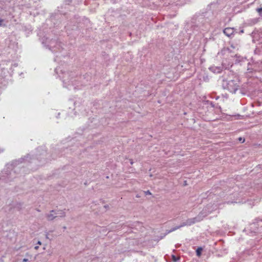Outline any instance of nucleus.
<instances>
[{"mask_svg":"<svg viewBox=\"0 0 262 262\" xmlns=\"http://www.w3.org/2000/svg\"><path fill=\"white\" fill-rule=\"evenodd\" d=\"M3 21V20L0 19V27L2 26V23Z\"/></svg>","mask_w":262,"mask_h":262,"instance_id":"16","label":"nucleus"},{"mask_svg":"<svg viewBox=\"0 0 262 262\" xmlns=\"http://www.w3.org/2000/svg\"><path fill=\"white\" fill-rule=\"evenodd\" d=\"M261 64H262V62H261Z\"/></svg>","mask_w":262,"mask_h":262,"instance_id":"23","label":"nucleus"},{"mask_svg":"<svg viewBox=\"0 0 262 262\" xmlns=\"http://www.w3.org/2000/svg\"><path fill=\"white\" fill-rule=\"evenodd\" d=\"M224 33L227 36L230 37L231 35H232L234 31V29L232 28H225L224 31Z\"/></svg>","mask_w":262,"mask_h":262,"instance_id":"5","label":"nucleus"},{"mask_svg":"<svg viewBox=\"0 0 262 262\" xmlns=\"http://www.w3.org/2000/svg\"><path fill=\"white\" fill-rule=\"evenodd\" d=\"M250 69L249 68H248V70L249 71Z\"/></svg>","mask_w":262,"mask_h":262,"instance_id":"20","label":"nucleus"},{"mask_svg":"<svg viewBox=\"0 0 262 262\" xmlns=\"http://www.w3.org/2000/svg\"><path fill=\"white\" fill-rule=\"evenodd\" d=\"M259 71H262V70H261V69H259Z\"/></svg>","mask_w":262,"mask_h":262,"instance_id":"22","label":"nucleus"},{"mask_svg":"<svg viewBox=\"0 0 262 262\" xmlns=\"http://www.w3.org/2000/svg\"><path fill=\"white\" fill-rule=\"evenodd\" d=\"M202 250V249L201 248H199L197 249L196 251L197 255L200 256L201 255Z\"/></svg>","mask_w":262,"mask_h":262,"instance_id":"11","label":"nucleus"},{"mask_svg":"<svg viewBox=\"0 0 262 262\" xmlns=\"http://www.w3.org/2000/svg\"><path fill=\"white\" fill-rule=\"evenodd\" d=\"M146 194H151L149 190H147V191L145 192Z\"/></svg>","mask_w":262,"mask_h":262,"instance_id":"15","label":"nucleus"},{"mask_svg":"<svg viewBox=\"0 0 262 262\" xmlns=\"http://www.w3.org/2000/svg\"><path fill=\"white\" fill-rule=\"evenodd\" d=\"M57 217H63L66 216L65 212L62 210H58L55 212Z\"/></svg>","mask_w":262,"mask_h":262,"instance_id":"9","label":"nucleus"},{"mask_svg":"<svg viewBox=\"0 0 262 262\" xmlns=\"http://www.w3.org/2000/svg\"><path fill=\"white\" fill-rule=\"evenodd\" d=\"M97 261V259H94V260H93V261H94V262H96V261Z\"/></svg>","mask_w":262,"mask_h":262,"instance_id":"19","label":"nucleus"},{"mask_svg":"<svg viewBox=\"0 0 262 262\" xmlns=\"http://www.w3.org/2000/svg\"><path fill=\"white\" fill-rule=\"evenodd\" d=\"M38 248H39V247H38V246H35V247H34V249H35V250H37V249H38Z\"/></svg>","mask_w":262,"mask_h":262,"instance_id":"17","label":"nucleus"},{"mask_svg":"<svg viewBox=\"0 0 262 262\" xmlns=\"http://www.w3.org/2000/svg\"><path fill=\"white\" fill-rule=\"evenodd\" d=\"M210 70L213 73H220L222 71V68L220 67H212L210 68Z\"/></svg>","mask_w":262,"mask_h":262,"instance_id":"8","label":"nucleus"},{"mask_svg":"<svg viewBox=\"0 0 262 262\" xmlns=\"http://www.w3.org/2000/svg\"><path fill=\"white\" fill-rule=\"evenodd\" d=\"M55 72L59 75V77L62 79L64 86L70 89V83H73V81H71L72 78H70L72 73L63 72L60 67L56 68L55 70Z\"/></svg>","mask_w":262,"mask_h":262,"instance_id":"1","label":"nucleus"},{"mask_svg":"<svg viewBox=\"0 0 262 262\" xmlns=\"http://www.w3.org/2000/svg\"><path fill=\"white\" fill-rule=\"evenodd\" d=\"M201 221V219H197V218H192L188 219L185 222L182 224L180 226H177L173 228L171 231L176 230L181 227H183L185 226H190L197 222H199Z\"/></svg>","mask_w":262,"mask_h":262,"instance_id":"3","label":"nucleus"},{"mask_svg":"<svg viewBox=\"0 0 262 262\" xmlns=\"http://www.w3.org/2000/svg\"><path fill=\"white\" fill-rule=\"evenodd\" d=\"M35 259V257H33L32 255L27 253L26 254V257L23 259V262H31L34 261Z\"/></svg>","mask_w":262,"mask_h":262,"instance_id":"6","label":"nucleus"},{"mask_svg":"<svg viewBox=\"0 0 262 262\" xmlns=\"http://www.w3.org/2000/svg\"><path fill=\"white\" fill-rule=\"evenodd\" d=\"M49 49L51 50L53 52H55L56 50L54 48H58L59 50L60 47V43L57 42L56 40H52L48 45Z\"/></svg>","mask_w":262,"mask_h":262,"instance_id":"4","label":"nucleus"},{"mask_svg":"<svg viewBox=\"0 0 262 262\" xmlns=\"http://www.w3.org/2000/svg\"><path fill=\"white\" fill-rule=\"evenodd\" d=\"M46 217L49 221L53 220L54 219L57 217L55 211L52 210L49 213L46 214Z\"/></svg>","mask_w":262,"mask_h":262,"instance_id":"7","label":"nucleus"},{"mask_svg":"<svg viewBox=\"0 0 262 262\" xmlns=\"http://www.w3.org/2000/svg\"><path fill=\"white\" fill-rule=\"evenodd\" d=\"M256 11L258 12L260 16H262V8H257Z\"/></svg>","mask_w":262,"mask_h":262,"instance_id":"12","label":"nucleus"},{"mask_svg":"<svg viewBox=\"0 0 262 262\" xmlns=\"http://www.w3.org/2000/svg\"><path fill=\"white\" fill-rule=\"evenodd\" d=\"M259 35L262 38V29L259 30Z\"/></svg>","mask_w":262,"mask_h":262,"instance_id":"13","label":"nucleus"},{"mask_svg":"<svg viewBox=\"0 0 262 262\" xmlns=\"http://www.w3.org/2000/svg\"><path fill=\"white\" fill-rule=\"evenodd\" d=\"M37 244H38V245H41V242L38 241V242H37Z\"/></svg>","mask_w":262,"mask_h":262,"instance_id":"18","label":"nucleus"},{"mask_svg":"<svg viewBox=\"0 0 262 262\" xmlns=\"http://www.w3.org/2000/svg\"><path fill=\"white\" fill-rule=\"evenodd\" d=\"M222 86L224 89L228 90L230 92L235 93L239 88L238 79L235 78L234 79L224 80Z\"/></svg>","mask_w":262,"mask_h":262,"instance_id":"2","label":"nucleus"},{"mask_svg":"<svg viewBox=\"0 0 262 262\" xmlns=\"http://www.w3.org/2000/svg\"><path fill=\"white\" fill-rule=\"evenodd\" d=\"M13 173H14V172H10L9 174H7V178L5 176H3L2 178H1V180L7 182L10 178L11 176L13 175Z\"/></svg>","mask_w":262,"mask_h":262,"instance_id":"10","label":"nucleus"},{"mask_svg":"<svg viewBox=\"0 0 262 262\" xmlns=\"http://www.w3.org/2000/svg\"><path fill=\"white\" fill-rule=\"evenodd\" d=\"M238 140H239V141L242 142H244L245 140H244V139H243V138H242L239 137V138H238Z\"/></svg>","mask_w":262,"mask_h":262,"instance_id":"14","label":"nucleus"},{"mask_svg":"<svg viewBox=\"0 0 262 262\" xmlns=\"http://www.w3.org/2000/svg\"><path fill=\"white\" fill-rule=\"evenodd\" d=\"M3 151V149H2V150H0V152H1V151Z\"/></svg>","mask_w":262,"mask_h":262,"instance_id":"21","label":"nucleus"}]
</instances>
